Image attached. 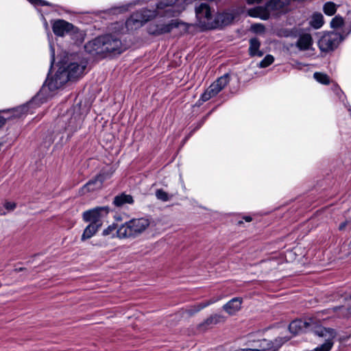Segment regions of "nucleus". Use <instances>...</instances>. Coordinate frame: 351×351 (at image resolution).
<instances>
[{"mask_svg":"<svg viewBox=\"0 0 351 351\" xmlns=\"http://www.w3.org/2000/svg\"><path fill=\"white\" fill-rule=\"evenodd\" d=\"M225 320V316L221 314H213L208 317L202 325L210 327L217 324L224 322Z\"/></svg>","mask_w":351,"mask_h":351,"instance_id":"nucleus-24","label":"nucleus"},{"mask_svg":"<svg viewBox=\"0 0 351 351\" xmlns=\"http://www.w3.org/2000/svg\"><path fill=\"white\" fill-rule=\"evenodd\" d=\"M251 30L256 34H263L265 31V26L261 23H254L251 26Z\"/></svg>","mask_w":351,"mask_h":351,"instance_id":"nucleus-35","label":"nucleus"},{"mask_svg":"<svg viewBox=\"0 0 351 351\" xmlns=\"http://www.w3.org/2000/svg\"><path fill=\"white\" fill-rule=\"evenodd\" d=\"M347 226V221H344L343 223H341L339 226V230H343Z\"/></svg>","mask_w":351,"mask_h":351,"instance_id":"nucleus-45","label":"nucleus"},{"mask_svg":"<svg viewBox=\"0 0 351 351\" xmlns=\"http://www.w3.org/2000/svg\"><path fill=\"white\" fill-rule=\"evenodd\" d=\"M68 77L65 74V72L62 70V66H60L55 73L54 76L49 78L47 77L43 88H45V90L41 95L40 99V102L43 103L48 97L52 96V92L60 88L68 82Z\"/></svg>","mask_w":351,"mask_h":351,"instance_id":"nucleus-5","label":"nucleus"},{"mask_svg":"<svg viewBox=\"0 0 351 351\" xmlns=\"http://www.w3.org/2000/svg\"><path fill=\"white\" fill-rule=\"evenodd\" d=\"M177 0H164L157 3L156 10L152 12H156L157 16L167 18L178 16L180 12L173 6Z\"/></svg>","mask_w":351,"mask_h":351,"instance_id":"nucleus-13","label":"nucleus"},{"mask_svg":"<svg viewBox=\"0 0 351 351\" xmlns=\"http://www.w3.org/2000/svg\"><path fill=\"white\" fill-rule=\"evenodd\" d=\"M204 119H203L202 121H201L197 125L195 128V129L193 130V132H195L196 130H197L199 128H200L202 127V125L204 124Z\"/></svg>","mask_w":351,"mask_h":351,"instance_id":"nucleus-44","label":"nucleus"},{"mask_svg":"<svg viewBox=\"0 0 351 351\" xmlns=\"http://www.w3.org/2000/svg\"><path fill=\"white\" fill-rule=\"evenodd\" d=\"M261 42L257 38H252L250 40L249 54L250 56L262 57L264 53L259 49Z\"/></svg>","mask_w":351,"mask_h":351,"instance_id":"nucleus-22","label":"nucleus"},{"mask_svg":"<svg viewBox=\"0 0 351 351\" xmlns=\"http://www.w3.org/2000/svg\"><path fill=\"white\" fill-rule=\"evenodd\" d=\"M86 51L93 56L99 55L102 58L108 53H121L122 52V43L119 38L112 34H106L98 36L89 41L84 46Z\"/></svg>","mask_w":351,"mask_h":351,"instance_id":"nucleus-2","label":"nucleus"},{"mask_svg":"<svg viewBox=\"0 0 351 351\" xmlns=\"http://www.w3.org/2000/svg\"><path fill=\"white\" fill-rule=\"evenodd\" d=\"M108 178V176L104 173H101L97 175L95 178L90 180L86 184H84L81 190L82 194H86V193L93 192L95 191L99 190L103 186L104 182Z\"/></svg>","mask_w":351,"mask_h":351,"instance_id":"nucleus-16","label":"nucleus"},{"mask_svg":"<svg viewBox=\"0 0 351 351\" xmlns=\"http://www.w3.org/2000/svg\"><path fill=\"white\" fill-rule=\"evenodd\" d=\"M157 16L156 12L142 9L133 13L126 21L125 26L128 30L132 31L142 27L145 23Z\"/></svg>","mask_w":351,"mask_h":351,"instance_id":"nucleus-8","label":"nucleus"},{"mask_svg":"<svg viewBox=\"0 0 351 351\" xmlns=\"http://www.w3.org/2000/svg\"><path fill=\"white\" fill-rule=\"evenodd\" d=\"M324 12L328 16H332L337 11V5L332 1H328L324 4Z\"/></svg>","mask_w":351,"mask_h":351,"instance_id":"nucleus-28","label":"nucleus"},{"mask_svg":"<svg viewBox=\"0 0 351 351\" xmlns=\"http://www.w3.org/2000/svg\"><path fill=\"white\" fill-rule=\"evenodd\" d=\"M206 101L203 100L202 99V94L200 96V98L197 101L196 106H200L204 102H206Z\"/></svg>","mask_w":351,"mask_h":351,"instance_id":"nucleus-43","label":"nucleus"},{"mask_svg":"<svg viewBox=\"0 0 351 351\" xmlns=\"http://www.w3.org/2000/svg\"><path fill=\"white\" fill-rule=\"evenodd\" d=\"M4 207L8 210H13L16 208V204L11 202H6Z\"/></svg>","mask_w":351,"mask_h":351,"instance_id":"nucleus-39","label":"nucleus"},{"mask_svg":"<svg viewBox=\"0 0 351 351\" xmlns=\"http://www.w3.org/2000/svg\"><path fill=\"white\" fill-rule=\"evenodd\" d=\"M29 3L34 5H51V4L44 0H27Z\"/></svg>","mask_w":351,"mask_h":351,"instance_id":"nucleus-37","label":"nucleus"},{"mask_svg":"<svg viewBox=\"0 0 351 351\" xmlns=\"http://www.w3.org/2000/svg\"><path fill=\"white\" fill-rule=\"evenodd\" d=\"M140 1H141L140 0L135 1L133 4L134 5L138 4L140 3Z\"/></svg>","mask_w":351,"mask_h":351,"instance_id":"nucleus-48","label":"nucleus"},{"mask_svg":"<svg viewBox=\"0 0 351 351\" xmlns=\"http://www.w3.org/2000/svg\"><path fill=\"white\" fill-rule=\"evenodd\" d=\"M289 331L293 335H298L300 332H313L318 336L317 330L322 329H330L325 328L319 324L317 320L313 317H308L305 319H296L291 322L289 326Z\"/></svg>","mask_w":351,"mask_h":351,"instance_id":"nucleus-6","label":"nucleus"},{"mask_svg":"<svg viewBox=\"0 0 351 351\" xmlns=\"http://www.w3.org/2000/svg\"><path fill=\"white\" fill-rule=\"evenodd\" d=\"M109 210L108 206H101L86 210L83 213V219L86 222H90V223L101 227V219L108 214Z\"/></svg>","mask_w":351,"mask_h":351,"instance_id":"nucleus-11","label":"nucleus"},{"mask_svg":"<svg viewBox=\"0 0 351 351\" xmlns=\"http://www.w3.org/2000/svg\"><path fill=\"white\" fill-rule=\"evenodd\" d=\"M314 78L319 83L322 84H328L330 83V78L328 75L315 72L313 75Z\"/></svg>","mask_w":351,"mask_h":351,"instance_id":"nucleus-29","label":"nucleus"},{"mask_svg":"<svg viewBox=\"0 0 351 351\" xmlns=\"http://www.w3.org/2000/svg\"><path fill=\"white\" fill-rule=\"evenodd\" d=\"M119 227H117L115 224H112L109 226L107 228L104 230L103 235L104 236H110L112 238L117 237V231L118 230Z\"/></svg>","mask_w":351,"mask_h":351,"instance_id":"nucleus-30","label":"nucleus"},{"mask_svg":"<svg viewBox=\"0 0 351 351\" xmlns=\"http://www.w3.org/2000/svg\"><path fill=\"white\" fill-rule=\"evenodd\" d=\"M341 41V36L336 33H330L323 36L318 41L321 51H329L337 47Z\"/></svg>","mask_w":351,"mask_h":351,"instance_id":"nucleus-14","label":"nucleus"},{"mask_svg":"<svg viewBox=\"0 0 351 351\" xmlns=\"http://www.w3.org/2000/svg\"><path fill=\"white\" fill-rule=\"evenodd\" d=\"M270 8L267 7V2L263 6H256L247 10V14L254 18L267 20L270 16Z\"/></svg>","mask_w":351,"mask_h":351,"instance_id":"nucleus-19","label":"nucleus"},{"mask_svg":"<svg viewBox=\"0 0 351 351\" xmlns=\"http://www.w3.org/2000/svg\"><path fill=\"white\" fill-rule=\"evenodd\" d=\"M243 298L236 297L231 299L223 306V310L230 315H234L241 309Z\"/></svg>","mask_w":351,"mask_h":351,"instance_id":"nucleus-20","label":"nucleus"},{"mask_svg":"<svg viewBox=\"0 0 351 351\" xmlns=\"http://www.w3.org/2000/svg\"><path fill=\"white\" fill-rule=\"evenodd\" d=\"M274 61V58L273 57V56L271 55H267L264 58L263 60H262L259 64H258V66L260 68H266L268 66L271 65Z\"/></svg>","mask_w":351,"mask_h":351,"instance_id":"nucleus-31","label":"nucleus"},{"mask_svg":"<svg viewBox=\"0 0 351 351\" xmlns=\"http://www.w3.org/2000/svg\"><path fill=\"white\" fill-rule=\"evenodd\" d=\"M243 351H256V349H250V348H248V349H242Z\"/></svg>","mask_w":351,"mask_h":351,"instance_id":"nucleus-47","label":"nucleus"},{"mask_svg":"<svg viewBox=\"0 0 351 351\" xmlns=\"http://www.w3.org/2000/svg\"><path fill=\"white\" fill-rule=\"evenodd\" d=\"M189 26V24L178 19H172L167 23L162 21L150 23L147 29L149 34L158 36L170 33L173 29L179 27H182L184 32H186Z\"/></svg>","mask_w":351,"mask_h":351,"instance_id":"nucleus-4","label":"nucleus"},{"mask_svg":"<svg viewBox=\"0 0 351 351\" xmlns=\"http://www.w3.org/2000/svg\"><path fill=\"white\" fill-rule=\"evenodd\" d=\"M45 90V88L40 89L39 93L34 97H33L31 101L25 104L17 106L12 109L3 110L2 112L5 114V117H10L8 119H10L12 118H20L28 113H33L32 109L39 106L40 104H42L40 99L41 98V95Z\"/></svg>","mask_w":351,"mask_h":351,"instance_id":"nucleus-7","label":"nucleus"},{"mask_svg":"<svg viewBox=\"0 0 351 351\" xmlns=\"http://www.w3.org/2000/svg\"><path fill=\"white\" fill-rule=\"evenodd\" d=\"M312 45V37L309 34H303L300 35L297 43L296 47L300 50H306Z\"/></svg>","mask_w":351,"mask_h":351,"instance_id":"nucleus-23","label":"nucleus"},{"mask_svg":"<svg viewBox=\"0 0 351 351\" xmlns=\"http://www.w3.org/2000/svg\"><path fill=\"white\" fill-rule=\"evenodd\" d=\"M156 196L158 199L163 202L169 201L171 198V196L162 189H157L156 191Z\"/></svg>","mask_w":351,"mask_h":351,"instance_id":"nucleus-32","label":"nucleus"},{"mask_svg":"<svg viewBox=\"0 0 351 351\" xmlns=\"http://www.w3.org/2000/svg\"><path fill=\"white\" fill-rule=\"evenodd\" d=\"M9 118L10 117H5L0 114V128L5 123L6 120Z\"/></svg>","mask_w":351,"mask_h":351,"instance_id":"nucleus-40","label":"nucleus"},{"mask_svg":"<svg viewBox=\"0 0 351 351\" xmlns=\"http://www.w3.org/2000/svg\"><path fill=\"white\" fill-rule=\"evenodd\" d=\"M332 90L336 95L339 97V99L343 103L344 106L347 108L346 104L344 102V99H346V95L343 93V91L340 89L338 85H334L332 87Z\"/></svg>","mask_w":351,"mask_h":351,"instance_id":"nucleus-33","label":"nucleus"},{"mask_svg":"<svg viewBox=\"0 0 351 351\" xmlns=\"http://www.w3.org/2000/svg\"><path fill=\"white\" fill-rule=\"evenodd\" d=\"M193 132H194L193 130L191 132L190 135H192Z\"/></svg>","mask_w":351,"mask_h":351,"instance_id":"nucleus-51","label":"nucleus"},{"mask_svg":"<svg viewBox=\"0 0 351 351\" xmlns=\"http://www.w3.org/2000/svg\"><path fill=\"white\" fill-rule=\"evenodd\" d=\"M274 346H275V345L274 344V343L271 341L267 340V339H263V340L260 341V343H259L258 349H265L266 350L267 348H270V347H272Z\"/></svg>","mask_w":351,"mask_h":351,"instance_id":"nucleus-36","label":"nucleus"},{"mask_svg":"<svg viewBox=\"0 0 351 351\" xmlns=\"http://www.w3.org/2000/svg\"><path fill=\"white\" fill-rule=\"evenodd\" d=\"M99 228L100 227L98 226V225L89 223L84 229L81 237V240L84 241L90 239L95 234Z\"/></svg>","mask_w":351,"mask_h":351,"instance_id":"nucleus-25","label":"nucleus"},{"mask_svg":"<svg viewBox=\"0 0 351 351\" xmlns=\"http://www.w3.org/2000/svg\"><path fill=\"white\" fill-rule=\"evenodd\" d=\"M238 14V11L234 9H227L217 12L213 19L212 29H221L230 25Z\"/></svg>","mask_w":351,"mask_h":351,"instance_id":"nucleus-10","label":"nucleus"},{"mask_svg":"<svg viewBox=\"0 0 351 351\" xmlns=\"http://www.w3.org/2000/svg\"><path fill=\"white\" fill-rule=\"evenodd\" d=\"M217 300H218V299L217 300L211 299L206 302H202L193 305V306L190 307L189 309H187V313L190 315H192L194 313H197L199 311H201L202 309L207 307L208 306L216 302Z\"/></svg>","mask_w":351,"mask_h":351,"instance_id":"nucleus-26","label":"nucleus"},{"mask_svg":"<svg viewBox=\"0 0 351 351\" xmlns=\"http://www.w3.org/2000/svg\"><path fill=\"white\" fill-rule=\"evenodd\" d=\"M82 123V117L79 112H74L71 109L67 110L56 120L51 141H57V144H64L81 128Z\"/></svg>","mask_w":351,"mask_h":351,"instance_id":"nucleus-1","label":"nucleus"},{"mask_svg":"<svg viewBox=\"0 0 351 351\" xmlns=\"http://www.w3.org/2000/svg\"><path fill=\"white\" fill-rule=\"evenodd\" d=\"M195 16L198 25L203 29H212L213 19L210 6L201 3L195 7Z\"/></svg>","mask_w":351,"mask_h":351,"instance_id":"nucleus-9","label":"nucleus"},{"mask_svg":"<svg viewBox=\"0 0 351 351\" xmlns=\"http://www.w3.org/2000/svg\"><path fill=\"white\" fill-rule=\"evenodd\" d=\"M193 132H194L193 130L191 132L190 135H192Z\"/></svg>","mask_w":351,"mask_h":351,"instance_id":"nucleus-52","label":"nucleus"},{"mask_svg":"<svg viewBox=\"0 0 351 351\" xmlns=\"http://www.w3.org/2000/svg\"><path fill=\"white\" fill-rule=\"evenodd\" d=\"M350 299H351V295H350Z\"/></svg>","mask_w":351,"mask_h":351,"instance_id":"nucleus-55","label":"nucleus"},{"mask_svg":"<svg viewBox=\"0 0 351 351\" xmlns=\"http://www.w3.org/2000/svg\"><path fill=\"white\" fill-rule=\"evenodd\" d=\"M86 67V62L80 61L69 63L66 66H62L63 71L68 77V80H76L83 75Z\"/></svg>","mask_w":351,"mask_h":351,"instance_id":"nucleus-15","label":"nucleus"},{"mask_svg":"<svg viewBox=\"0 0 351 351\" xmlns=\"http://www.w3.org/2000/svg\"><path fill=\"white\" fill-rule=\"evenodd\" d=\"M50 49V69L52 68L53 63L55 62V49L54 47L50 43L49 44Z\"/></svg>","mask_w":351,"mask_h":351,"instance_id":"nucleus-38","label":"nucleus"},{"mask_svg":"<svg viewBox=\"0 0 351 351\" xmlns=\"http://www.w3.org/2000/svg\"><path fill=\"white\" fill-rule=\"evenodd\" d=\"M16 271H21L22 270V268H19V269H16Z\"/></svg>","mask_w":351,"mask_h":351,"instance_id":"nucleus-50","label":"nucleus"},{"mask_svg":"<svg viewBox=\"0 0 351 351\" xmlns=\"http://www.w3.org/2000/svg\"><path fill=\"white\" fill-rule=\"evenodd\" d=\"M123 10H128V7H123Z\"/></svg>","mask_w":351,"mask_h":351,"instance_id":"nucleus-49","label":"nucleus"},{"mask_svg":"<svg viewBox=\"0 0 351 351\" xmlns=\"http://www.w3.org/2000/svg\"><path fill=\"white\" fill-rule=\"evenodd\" d=\"M229 82V75L228 73L219 77L202 93V99L208 101L215 97Z\"/></svg>","mask_w":351,"mask_h":351,"instance_id":"nucleus-12","label":"nucleus"},{"mask_svg":"<svg viewBox=\"0 0 351 351\" xmlns=\"http://www.w3.org/2000/svg\"><path fill=\"white\" fill-rule=\"evenodd\" d=\"M324 24V16L321 13H314L311 19L310 25L315 29H319Z\"/></svg>","mask_w":351,"mask_h":351,"instance_id":"nucleus-27","label":"nucleus"},{"mask_svg":"<svg viewBox=\"0 0 351 351\" xmlns=\"http://www.w3.org/2000/svg\"><path fill=\"white\" fill-rule=\"evenodd\" d=\"M134 202L132 195L122 193L114 197L112 203L116 207H123L125 204H133Z\"/></svg>","mask_w":351,"mask_h":351,"instance_id":"nucleus-21","label":"nucleus"},{"mask_svg":"<svg viewBox=\"0 0 351 351\" xmlns=\"http://www.w3.org/2000/svg\"><path fill=\"white\" fill-rule=\"evenodd\" d=\"M262 1H263V0H247V3L249 5L258 4V3H261Z\"/></svg>","mask_w":351,"mask_h":351,"instance_id":"nucleus-42","label":"nucleus"},{"mask_svg":"<svg viewBox=\"0 0 351 351\" xmlns=\"http://www.w3.org/2000/svg\"><path fill=\"white\" fill-rule=\"evenodd\" d=\"M53 33L58 36H64L74 32L75 27L73 24L62 19L54 21L52 23Z\"/></svg>","mask_w":351,"mask_h":351,"instance_id":"nucleus-17","label":"nucleus"},{"mask_svg":"<svg viewBox=\"0 0 351 351\" xmlns=\"http://www.w3.org/2000/svg\"><path fill=\"white\" fill-rule=\"evenodd\" d=\"M142 1H147L148 0H141Z\"/></svg>","mask_w":351,"mask_h":351,"instance_id":"nucleus-53","label":"nucleus"},{"mask_svg":"<svg viewBox=\"0 0 351 351\" xmlns=\"http://www.w3.org/2000/svg\"><path fill=\"white\" fill-rule=\"evenodd\" d=\"M349 310L351 311V308H350Z\"/></svg>","mask_w":351,"mask_h":351,"instance_id":"nucleus-54","label":"nucleus"},{"mask_svg":"<svg viewBox=\"0 0 351 351\" xmlns=\"http://www.w3.org/2000/svg\"><path fill=\"white\" fill-rule=\"evenodd\" d=\"M343 24V19L341 16H335L330 22V25L332 28H337L342 26Z\"/></svg>","mask_w":351,"mask_h":351,"instance_id":"nucleus-34","label":"nucleus"},{"mask_svg":"<svg viewBox=\"0 0 351 351\" xmlns=\"http://www.w3.org/2000/svg\"><path fill=\"white\" fill-rule=\"evenodd\" d=\"M291 0H270L267 2V7L271 11L286 13L291 8Z\"/></svg>","mask_w":351,"mask_h":351,"instance_id":"nucleus-18","label":"nucleus"},{"mask_svg":"<svg viewBox=\"0 0 351 351\" xmlns=\"http://www.w3.org/2000/svg\"><path fill=\"white\" fill-rule=\"evenodd\" d=\"M244 219L245 220V221H247V222H250V221H252V217H250V216H245V217H244Z\"/></svg>","mask_w":351,"mask_h":351,"instance_id":"nucleus-46","label":"nucleus"},{"mask_svg":"<svg viewBox=\"0 0 351 351\" xmlns=\"http://www.w3.org/2000/svg\"><path fill=\"white\" fill-rule=\"evenodd\" d=\"M150 222L146 218L132 219L121 225L117 231L119 239L135 238L141 234L149 226Z\"/></svg>","mask_w":351,"mask_h":351,"instance_id":"nucleus-3","label":"nucleus"},{"mask_svg":"<svg viewBox=\"0 0 351 351\" xmlns=\"http://www.w3.org/2000/svg\"><path fill=\"white\" fill-rule=\"evenodd\" d=\"M278 347L276 346H274L272 347H270V348L265 349H256V351H278Z\"/></svg>","mask_w":351,"mask_h":351,"instance_id":"nucleus-41","label":"nucleus"}]
</instances>
